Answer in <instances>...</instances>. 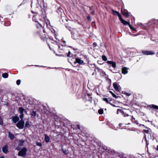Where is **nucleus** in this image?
<instances>
[{"label": "nucleus", "mask_w": 158, "mask_h": 158, "mask_svg": "<svg viewBox=\"0 0 158 158\" xmlns=\"http://www.w3.org/2000/svg\"><path fill=\"white\" fill-rule=\"evenodd\" d=\"M38 3H39L40 5L44 4V0H37Z\"/></svg>", "instance_id": "nucleus-24"}, {"label": "nucleus", "mask_w": 158, "mask_h": 158, "mask_svg": "<svg viewBox=\"0 0 158 158\" xmlns=\"http://www.w3.org/2000/svg\"><path fill=\"white\" fill-rule=\"evenodd\" d=\"M121 10L122 15L125 17L127 18L130 16V12H128L127 10L124 9L122 10L121 9Z\"/></svg>", "instance_id": "nucleus-6"}, {"label": "nucleus", "mask_w": 158, "mask_h": 158, "mask_svg": "<svg viewBox=\"0 0 158 158\" xmlns=\"http://www.w3.org/2000/svg\"><path fill=\"white\" fill-rule=\"evenodd\" d=\"M132 30L134 31H136V29L135 28H134Z\"/></svg>", "instance_id": "nucleus-49"}, {"label": "nucleus", "mask_w": 158, "mask_h": 158, "mask_svg": "<svg viewBox=\"0 0 158 158\" xmlns=\"http://www.w3.org/2000/svg\"><path fill=\"white\" fill-rule=\"evenodd\" d=\"M157 150H158V146H157Z\"/></svg>", "instance_id": "nucleus-62"}, {"label": "nucleus", "mask_w": 158, "mask_h": 158, "mask_svg": "<svg viewBox=\"0 0 158 158\" xmlns=\"http://www.w3.org/2000/svg\"><path fill=\"white\" fill-rule=\"evenodd\" d=\"M103 110L102 109H99L98 110V113L100 114H103Z\"/></svg>", "instance_id": "nucleus-29"}, {"label": "nucleus", "mask_w": 158, "mask_h": 158, "mask_svg": "<svg viewBox=\"0 0 158 158\" xmlns=\"http://www.w3.org/2000/svg\"><path fill=\"white\" fill-rule=\"evenodd\" d=\"M2 77L4 78H7L8 77V74L7 73H4L2 74Z\"/></svg>", "instance_id": "nucleus-20"}, {"label": "nucleus", "mask_w": 158, "mask_h": 158, "mask_svg": "<svg viewBox=\"0 0 158 158\" xmlns=\"http://www.w3.org/2000/svg\"><path fill=\"white\" fill-rule=\"evenodd\" d=\"M2 151L5 154H7L9 152L7 145L6 144L2 147Z\"/></svg>", "instance_id": "nucleus-9"}, {"label": "nucleus", "mask_w": 158, "mask_h": 158, "mask_svg": "<svg viewBox=\"0 0 158 158\" xmlns=\"http://www.w3.org/2000/svg\"><path fill=\"white\" fill-rule=\"evenodd\" d=\"M127 116H129V115H128V114H127Z\"/></svg>", "instance_id": "nucleus-64"}, {"label": "nucleus", "mask_w": 158, "mask_h": 158, "mask_svg": "<svg viewBox=\"0 0 158 158\" xmlns=\"http://www.w3.org/2000/svg\"><path fill=\"white\" fill-rule=\"evenodd\" d=\"M121 69H128L127 68V67H123Z\"/></svg>", "instance_id": "nucleus-46"}, {"label": "nucleus", "mask_w": 158, "mask_h": 158, "mask_svg": "<svg viewBox=\"0 0 158 158\" xmlns=\"http://www.w3.org/2000/svg\"><path fill=\"white\" fill-rule=\"evenodd\" d=\"M37 24H36V27L37 28H39L40 27H42V29L43 28H44L42 26V25L41 24V23L39 22H37Z\"/></svg>", "instance_id": "nucleus-19"}, {"label": "nucleus", "mask_w": 158, "mask_h": 158, "mask_svg": "<svg viewBox=\"0 0 158 158\" xmlns=\"http://www.w3.org/2000/svg\"><path fill=\"white\" fill-rule=\"evenodd\" d=\"M121 72L123 74H125L127 73V70H122Z\"/></svg>", "instance_id": "nucleus-27"}, {"label": "nucleus", "mask_w": 158, "mask_h": 158, "mask_svg": "<svg viewBox=\"0 0 158 158\" xmlns=\"http://www.w3.org/2000/svg\"><path fill=\"white\" fill-rule=\"evenodd\" d=\"M74 58L73 56H70V58L69 59V60H71L72 62H73L74 63V61L75 60V56H74Z\"/></svg>", "instance_id": "nucleus-22"}, {"label": "nucleus", "mask_w": 158, "mask_h": 158, "mask_svg": "<svg viewBox=\"0 0 158 158\" xmlns=\"http://www.w3.org/2000/svg\"><path fill=\"white\" fill-rule=\"evenodd\" d=\"M156 44L157 45H158V41H157L156 42Z\"/></svg>", "instance_id": "nucleus-55"}, {"label": "nucleus", "mask_w": 158, "mask_h": 158, "mask_svg": "<svg viewBox=\"0 0 158 158\" xmlns=\"http://www.w3.org/2000/svg\"><path fill=\"white\" fill-rule=\"evenodd\" d=\"M135 35V36H136V35Z\"/></svg>", "instance_id": "nucleus-63"}, {"label": "nucleus", "mask_w": 158, "mask_h": 158, "mask_svg": "<svg viewBox=\"0 0 158 158\" xmlns=\"http://www.w3.org/2000/svg\"><path fill=\"white\" fill-rule=\"evenodd\" d=\"M121 22L124 25H128L130 24V23L129 22L125 21L123 19Z\"/></svg>", "instance_id": "nucleus-17"}, {"label": "nucleus", "mask_w": 158, "mask_h": 158, "mask_svg": "<svg viewBox=\"0 0 158 158\" xmlns=\"http://www.w3.org/2000/svg\"><path fill=\"white\" fill-rule=\"evenodd\" d=\"M31 114L32 116H35L36 115V112L33 111L31 113Z\"/></svg>", "instance_id": "nucleus-28"}, {"label": "nucleus", "mask_w": 158, "mask_h": 158, "mask_svg": "<svg viewBox=\"0 0 158 158\" xmlns=\"http://www.w3.org/2000/svg\"><path fill=\"white\" fill-rule=\"evenodd\" d=\"M19 118L17 116H15L13 118L12 120L15 123H16L19 120Z\"/></svg>", "instance_id": "nucleus-11"}, {"label": "nucleus", "mask_w": 158, "mask_h": 158, "mask_svg": "<svg viewBox=\"0 0 158 158\" xmlns=\"http://www.w3.org/2000/svg\"><path fill=\"white\" fill-rule=\"evenodd\" d=\"M50 140V138L47 135L45 134L44 141L46 143H48Z\"/></svg>", "instance_id": "nucleus-14"}, {"label": "nucleus", "mask_w": 158, "mask_h": 158, "mask_svg": "<svg viewBox=\"0 0 158 158\" xmlns=\"http://www.w3.org/2000/svg\"><path fill=\"white\" fill-rule=\"evenodd\" d=\"M106 63L109 66H111L114 68H115L116 67L115 63L112 61H107Z\"/></svg>", "instance_id": "nucleus-7"}, {"label": "nucleus", "mask_w": 158, "mask_h": 158, "mask_svg": "<svg viewBox=\"0 0 158 158\" xmlns=\"http://www.w3.org/2000/svg\"><path fill=\"white\" fill-rule=\"evenodd\" d=\"M152 107L155 109H158V106L155 105H152Z\"/></svg>", "instance_id": "nucleus-31"}, {"label": "nucleus", "mask_w": 158, "mask_h": 158, "mask_svg": "<svg viewBox=\"0 0 158 158\" xmlns=\"http://www.w3.org/2000/svg\"><path fill=\"white\" fill-rule=\"evenodd\" d=\"M92 14H94V11H93V12H92Z\"/></svg>", "instance_id": "nucleus-59"}, {"label": "nucleus", "mask_w": 158, "mask_h": 158, "mask_svg": "<svg viewBox=\"0 0 158 158\" xmlns=\"http://www.w3.org/2000/svg\"><path fill=\"white\" fill-rule=\"evenodd\" d=\"M97 44L96 42H94L93 44V47L95 48L97 46Z\"/></svg>", "instance_id": "nucleus-35"}, {"label": "nucleus", "mask_w": 158, "mask_h": 158, "mask_svg": "<svg viewBox=\"0 0 158 158\" xmlns=\"http://www.w3.org/2000/svg\"><path fill=\"white\" fill-rule=\"evenodd\" d=\"M142 53L143 55H152L155 54V51L152 50H142Z\"/></svg>", "instance_id": "nucleus-4"}, {"label": "nucleus", "mask_w": 158, "mask_h": 158, "mask_svg": "<svg viewBox=\"0 0 158 158\" xmlns=\"http://www.w3.org/2000/svg\"><path fill=\"white\" fill-rule=\"evenodd\" d=\"M62 151L63 153L66 155H67L68 154V152L66 150H62Z\"/></svg>", "instance_id": "nucleus-32"}, {"label": "nucleus", "mask_w": 158, "mask_h": 158, "mask_svg": "<svg viewBox=\"0 0 158 158\" xmlns=\"http://www.w3.org/2000/svg\"><path fill=\"white\" fill-rule=\"evenodd\" d=\"M77 128H78V129H80V125H79V124H77Z\"/></svg>", "instance_id": "nucleus-44"}, {"label": "nucleus", "mask_w": 158, "mask_h": 158, "mask_svg": "<svg viewBox=\"0 0 158 158\" xmlns=\"http://www.w3.org/2000/svg\"><path fill=\"white\" fill-rule=\"evenodd\" d=\"M20 142L21 143H23H23L24 142V141L23 140H20Z\"/></svg>", "instance_id": "nucleus-47"}, {"label": "nucleus", "mask_w": 158, "mask_h": 158, "mask_svg": "<svg viewBox=\"0 0 158 158\" xmlns=\"http://www.w3.org/2000/svg\"><path fill=\"white\" fill-rule=\"evenodd\" d=\"M58 48H59V49H60V45H58Z\"/></svg>", "instance_id": "nucleus-61"}, {"label": "nucleus", "mask_w": 158, "mask_h": 158, "mask_svg": "<svg viewBox=\"0 0 158 158\" xmlns=\"http://www.w3.org/2000/svg\"><path fill=\"white\" fill-rule=\"evenodd\" d=\"M24 114H21V115H19V117L21 119V120H23V118Z\"/></svg>", "instance_id": "nucleus-33"}, {"label": "nucleus", "mask_w": 158, "mask_h": 158, "mask_svg": "<svg viewBox=\"0 0 158 158\" xmlns=\"http://www.w3.org/2000/svg\"><path fill=\"white\" fill-rule=\"evenodd\" d=\"M8 137L10 138L11 139H13L14 138L15 136L13 134L10 132H8Z\"/></svg>", "instance_id": "nucleus-15"}, {"label": "nucleus", "mask_w": 158, "mask_h": 158, "mask_svg": "<svg viewBox=\"0 0 158 158\" xmlns=\"http://www.w3.org/2000/svg\"><path fill=\"white\" fill-rule=\"evenodd\" d=\"M102 99L103 101H105L107 103L111 104V103L109 102V100L110 101H112V100L111 99H110V98H102Z\"/></svg>", "instance_id": "nucleus-13"}, {"label": "nucleus", "mask_w": 158, "mask_h": 158, "mask_svg": "<svg viewBox=\"0 0 158 158\" xmlns=\"http://www.w3.org/2000/svg\"><path fill=\"white\" fill-rule=\"evenodd\" d=\"M113 86L114 89L117 91H119V90L118 87L119 86L116 83H114L113 84Z\"/></svg>", "instance_id": "nucleus-10"}, {"label": "nucleus", "mask_w": 158, "mask_h": 158, "mask_svg": "<svg viewBox=\"0 0 158 158\" xmlns=\"http://www.w3.org/2000/svg\"><path fill=\"white\" fill-rule=\"evenodd\" d=\"M111 11L112 12V14L113 15H117L119 14V12L117 11H115V10H114L113 9H112L111 10Z\"/></svg>", "instance_id": "nucleus-16"}, {"label": "nucleus", "mask_w": 158, "mask_h": 158, "mask_svg": "<svg viewBox=\"0 0 158 158\" xmlns=\"http://www.w3.org/2000/svg\"><path fill=\"white\" fill-rule=\"evenodd\" d=\"M25 127L27 128H28L30 127V125L29 124V122L28 121H27L25 123Z\"/></svg>", "instance_id": "nucleus-25"}, {"label": "nucleus", "mask_w": 158, "mask_h": 158, "mask_svg": "<svg viewBox=\"0 0 158 158\" xmlns=\"http://www.w3.org/2000/svg\"><path fill=\"white\" fill-rule=\"evenodd\" d=\"M16 150H19L20 149V146L18 145V146L16 148Z\"/></svg>", "instance_id": "nucleus-38"}, {"label": "nucleus", "mask_w": 158, "mask_h": 158, "mask_svg": "<svg viewBox=\"0 0 158 158\" xmlns=\"http://www.w3.org/2000/svg\"><path fill=\"white\" fill-rule=\"evenodd\" d=\"M3 123V122L2 120V118L0 117V124L2 125Z\"/></svg>", "instance_id": "nucleus-34"}, {"label": "nucleus", "mask_w": 158, "mask_h": 158, "mask_svg": "<svg viewBox=\"0 0 158 158\" xmlns=\"http://www.w3.org/2000/svg\"><path fill=\"white\" fill-rule=\"evenodd\" d=\"M56 11L60 15V16H61L63 12V10L61 8L59 7L57 9Z\"/></svg>", "instance_id": "nucleus-12"}, {"label": "nucleus", "mask_w": 158, "mask_h": 158, "mask_svg": "<svg viewBox=\"0 0 158 158\" xmlns=\"http://www.w3.org/2000/svg\"><path fill=\"white\" fill-rule=\"evenodd\" d=\"M130 117L131 118L133 117L132 116H130Z\"/></svg>", "instance_id": "nucleus-60"}, {"label": "nucleus", "mask_w": 158, "mask_h": 158, "mask_svg": "<svg viewBox=\"0 0 158 158\" xmlns=\"http://www.w3.org/2000/svg\"><path fill=\"white\" fill-rule=\"evenodd\" d=\"M102 60L104 61H106L107 60L106 56L104 55H103L102 56Z\"/></svg>", "instance_id": "nucleus-23"}, {"label": "nucleus", "mask_w": 158, "mask_h": 158, "mask_svg": "<svg viewBox=\"0 0 158 158\" xmlns=\"http://www.w3.org/2000/svg\"><path fill=\"white\" fill-rule=\"evenodd\" d=\"M118 16L119 19V20L121 22L123 19L121 15L120 14H119Z\"/></svg>", "instance_id": "nucleus-26"}, {"label": "nucleus", "mask_w": 158, "mask_h": 158, "mask_svg": "<svg viewBox=\"0 0 158 158\" xmlns=\"http://www.w3.org/2000/svg\"><path fill=\"white\" fill-rule=\"evenodd\" d=\"M19 146H23V143H20L19 144Z\"/></svg>", "instance_id": "nucleus-43"}, {"label": "nucleus", "mask_w": 158, "mask_h": 158, "mask_svg": "<svg viewBox=\"0 0 158 158\" xmlns=\"http://www.w3.org/2000/svg\"><path fill=\"white\" fill-rule=\"evenodd\" d=\"M38 34L42 40L44 41H46L47 44L51 50L54 51V48L58 46L57 42L56 41L52 42L49 41V42L48 41L49 36L48 35L47 33L46 32L44 28H43L42 31H41L39 32Z\"/></svg>", "instance_id": "nucleus-1"}, {"label": "nucleus", "mask_w": 158, "mask_h": 158, "mask_svg": "<svg viewBox=\"0 0 158 158\" xmlns=\"http://www.w3.org/2000/svg\"><path fill=\"white\" fill-rule=\"evenodd\" d=\"M129 27H130V28L131 29V30H132L133 29V28H134L132 26H131L130 24H129V25H128Z\"/></svg>", "instance_id": "nucleus-37"}, {"label": "nucleus", "mask_w": 158, "mask_h": 158, "mask_svg": "<svg viewBox=\"0 0 158 158\" xmlns=\"http://www.w3.org/2000/svg\"><path fill=\"white\" fill-rule=\"evenodd\" d=\"M119 110H120V111H121V110H119V109H118V110H117V114H118V111H119Z\"/></svg>", "instance_id": "nucleus-52"}, {"label": "nucleus", "mask_w": 158, "mask_h": 158, "mask_svg": "<svg viewBox=\"0 0 158 158\" xmlns=\"http://www.w3.org/2000/svg\"><path fill=\"white\" fill-rule=\"evenodd\" d=\"M112 96H113L115 98H118V96H116V95L114 94V93H112Z\"/></svg>", "instance_id": "nucleus-39"}, {"label": "nucleus", "mask_w": 158, "mask_h": 158, "mask_svg": "<svg viewBox=\"0 0 158 158\" xmlns=\"http://www.w3.org/2000/svg\"><path fill=\"white\" fill-rule=\"evenodd\" d=\"M110 104L111 105H112V106H114V107H115V105H113V104H111H111Z\"/></svg>", "instance_id": "nucleus-51"}, {"label": "nucleus", "mask_w": 158, "mask_h": 158, "mask_svg": "<svg viewBox=\"0 0 158 158\" xmlns=\"http://www.w3.org/2000/svg\"><path fill=\"white\" fill-rule=\"evenodd\" d=\"M27 151V149L26 148H23L20 150L18 153V155L19 156L25 157L26 155V153Z\"/></svg>", "instance_id": "nucleus-3"}, {"label": "nucleus", "mask_w": 158, "mask_h": 158, "mask_svg": "<svg viewBox=\"0 0 158 158\" xmlns=\"http://www.w3.org/2000/svg\"><path fill=\"white\" fill-rule=\"evenodd\" d=\"M156 56H158V52H157L156 53Z\"/></svg>", "instance_id": "nucleus-54"}, {"label": "nucleus", "mask_w": 158, "mask_h": 158, "mask_svg": "<svg viewBox=\"0 0 158 158\" xmlns=\"http://www.w3.org/2000/svg\"><path fill=\"white\" fill-rule=\"evenodd\" d=\"M143 131L145 133H148L149 131L148 130L144 129V130H143Z\"/></svg>", "instance_id": "nucleus-41"}, {"label": "nucleus", "mask_w": 158, "mask_h": 158, "mask_svg": "<svg viewBox=\"0 0 158 158\" xmlns=\"http://www.w3.org/2000/svg\"><path fill=\"white\" fill-rule=\"evenodd\" d=\"M65 27H66V28H67L70 31V29H71V27H69V26H68V27H67V26H65Z\"/></svg>", "instance_id": "nucleus-42"}, {"label": "nucleus", "mask_w": 158, "mask_h": 158, "mask_svg": "<svg viewBox=\"0 0 158 158\" xmlns=\"http://www.w3.org/2000/svg\"><path fill=\"white\" fill-rule=\"evenodd\" d=\"M24 111H25V109L22 107H19V112L20 114H23V112Z\"/></svg>", "instance_id": "nucleus-18"}, {"label": "nucleus", "mask_w": 158, "mask_h": 158, "mask_svg": "<svg viewBox=\"0 0 158 158\" xmlns=\"http://www.w3.org/2000/svg\"><path fill=\"white\" fill-rule=\"evenodd\" d=\"M0 158H5L4 156H2L0 157Z\"/></svg>", "instance_id": "nucleus-53"}, {"label": "nucleus", "mask_w": 158, "mask_h": 158, "mask_svg": "<svg viewBox=\"0 0 158 158\" xmlns=\"http://www.w3.org/2000/svg\"><path fill=\"white\" fill-rule=\"evenodd\" d=\"M63 44H64V45L66 43V42L65 41H63Z\"/></svg>", "instance_id": "nucleus-50"}, {"label": "nucleus", "mask_w": 158, "mask_h": 158, "mask_svg": "<svg viewBox=\"0 0 158 158\" xmlns=\"http://www.w3.org/2000/svg\"><path fill=\"white\" fill-rule=\"evenodd\" d=\"M24 122L23 120H21L16 124L17 127L19 129H22L24 127Z\"/></svg>", "instance_id": "nucleus-5"}, {"label": "nucleus", "mask_w": 158, "mask_h": 158, "mask_svg": "<svg viewBox=\"0 0 158 158\" xmlns=\"http://www.w3.org/2000/svg\"><path fill=\"white\" fill-rule=\"evenodd\" d=\"M21 82V81L20 80H18L16 81V84L17 85H19Z\"/></svg>", "instance_id": "nucleus-30"}, {"label": "nucleus", "mask_w": 158, "mask_h": 158, "mask_svg": "<svg viewBox=\"0 0 158 158\" xmlns=\"http://www.w3.org/2000/svg\"><path fill=\"white\" fill-rule=\"evenodd\" d=\"M54 36H55V38H56V39H57V38H56V34H54Z\"/></svg>", "instance_id": "nucleus-58"}, {"label": "nucleus", "mask_w": 158, "mask_h": 158, "mask_svg": "<svg viewBox=\"0 0 158 158\" xmlns=\"http://www.w3.org/2000/svg\"><path fill=\"white\" fill-rule=\"evenodd\" d=\"M48 38H49V39L50 40H51L52 41H53V38H52V37H49V36Z\"/></svg>", "instance_id": "nucleus-45"}, {"label": "nucleus", "mask_w": 158, "mask_h": 158, "mask_svg": "<svg viewBox=\"0 0 158 158\" xmlns=\"http://www.w3.org/2000/svg\"><path fill=\"white\" fill-rule=\"evenodd\" d=\"M87 19L89 21H90L91 20V17L89 15H88L87 17Z\"/></svg>", "instance_id": "nucleus-36"}, {"label": "nucleus", "mask_w": 158, "mask_h": 158, "mask_svg": "<svg viewBox=\"0 0 158 158\" xmlns=\"http://www.w3.org/2000/svg\"><path fill=\"white\" fill-rule=\"evenodd\" d=\"M110 92L111 94H112V93H113L112 91H110Z\"/></svg>", "instance_id": "nucleus-57"}, {"label": "nucleus", "mask_w": 158, "mask_h": 158, "mask_svg": "<svg viewBox=\"0 0 158 158\" xmlns=\"http://www.w3.org/2000/svg\"><path fill=\"white\" fill-rule=\"evenodd\" d=\"M37 145L40 147H41L42 145V144L40 143H36Z\"/></svg>", "instance_id": "nucleus-40"}, {"label": "nucleus", "mask_w": 158, "mask_h": 158, "mask_svg": "<svg viewBox=\"0 0 158 158\" xmlns=\"http://www.w3.org/2000/svg\"><path fill=\"white\" fill-rule=\"evenodd\" d=\"M24 112L27 114V111L25 110V111H24Z\"/></svg>", "instance_id": "nucleus-56"}, {"label": "nucleus", "mask_w": 158, "mask_h": 158, "mask_svg": "<svg viewBox=\"0 0 158 158\" xmlns=\"http://www.w3.org/2000/svg\"><path fill=\"white\" fill-rule=\"evenodd\" d=\"M71 54V52L69 51H68V53L67 54H61V56H66L67 57H70V54Z\"/></svg>", "instance_id": "nucleus-21"}, {"label": "nucleus", "mask_w": 158, "mask_h": 158, "mask_svg": "<svg viewBox=\"0 0 158 158\" xmlns=\"http://www.w3.org/2000/svg\"><path fill=\"white\" fill-rule=\"evenodd\" d=\"M91 65L93 66L92 67L93 68H94L95 67V69H96V67H95V64H94L93 65Z\"/></svg>", "instance_id": "nucleus-48"}, {"label": "nucleus", "mask_w": 158, "mask_h": 158, "mask_svg": "<svg viewBox=\"0 0 158 158\" xmlns=\"http://www.w3.org/2000/svg\"><path fill=\"white\" fill-rule=\"evenodd\" d=\"M78 63L79 64H84V61L81 60L80 58H76L74 61V63L76 64Z\"/></svg>", "instance_id": "nucleus-8"}, {"label": "nucleus", "mask_w": 158, "mask_h": 158, "mask_svg": "<svg viewBox=\"0 0 158 158\" xmlns=\"http://www.w3.org/2000/svg\"><path fill=\"white\" fill-rule=\"evenodd\" d=\"M31 12L33 14H35V15L32 17V20L33 21L36 23L39 22V21H41L43 23H44L45 21V17H46L45 15L42 13V15H40L38 14L37 12L33 11H31Z\"/></svg>", "instance_id": "nucleus-2"}]
</instances>
